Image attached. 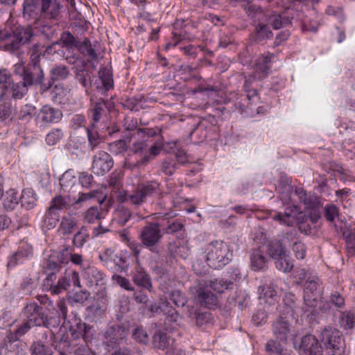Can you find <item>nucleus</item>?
<instances>
[{"label": "nucleus", "mask_w": 355, "mask_h": 355, "mask_svg": "<svg viewBox=\"0 0 355 355\" xmlns=\"http://www.w3.org/2000/svg\"><path fill=\"white\" fill-rule=\"evenodd\" d=\"M67 311L65 302L60 300L57 302L56 307L49 309L46 312L36 302H28L21 313L26 320L33 323V326L44 327L51 330L60 327L62 318L66 320Z\"/></svg>", "instance_id": "f257e3e1"}, {"label": "nucleus", "mask_w": 355, "mask_h": 355, "mask_svg": "<svg viewBox=\"0 0 355 355\" xmlns=\"http://www.w3.org/2000/svg\"><path fill=\"white\" fill-rule=\"evenodd\" d=\"M67 3L71 9H75V0H62ZM62 5L60 0H24L23 17L26 20L37 21L42 18L55 19L60 15Z\"/></svg>", "instance_id": "f03ea898"}, {"label": "nucleus", "mask_w": 355, "mask_h": 355, "mask_svg": "<svg viewBox=\"0 0 355 355\" xmlns=\"http://www.w3.org/2000/svg\"><path fill=\"white\" fill-rule=\"evenodd\" d=\"M206 261L212 268L220 269L232 259L233 252L227 243L222 241H213L205 249Z\"/></svg>", "instance_id": "7ed1b4c3"}, {"label": "nucleus", "mask_w": 355, "mask_h": 355, "mask_svg": "<svg viewBox=\"0 0 355 355\" xmlns=\"http://www.w3.org/2000/svg\"><path fill=\"white\" fill-rule=\"evenodd\" d=\"M132 325L127 322L109 324L103 334V344L108 350L117 348L126 340Z\"/></svg>", "instance_id": "20e7f679"}, {"label": "nucleus", "mask_w": 355, "mask_h": 355, "mask_svg": "<svg viewBox=\"0 0 355 355\" xmlns=\"http://www.w3.org/2000/svg\"><path fill=\"white\" fill-rule=\"evenodd\" d=\"M14 73L22 79L29 87L40 85V92L42 94V85L44 82V73L41 66H28L22 63L14 65Z\"/></svg>", "instance_id": "39448f33"}, {"label": "nucleus", "mask_w": 355, "mask_h": 355, "mask_svg": "<svg viewBox=\"0 0 355 355\" xmlns=\"http://www.w3.org/2000/svg\"><path fill=\"white\" fill-rule=\"evenodd\" d=\"M148 140L137 141L133 143L130 148L132 154L125 159L124 166L126 168L132 170L146 166L150 162V155H147Z\"/></svg>", "instance_id": "423d86ee"}, {"label": "nucleus", "mask_w": 355, "mask_h": 355, "mask_svg": "<svg viewBox=\"0 0 355 355\" xmlns=\"http://www.w3.org/2000/svg\"><path fill=\"white\" fill-rule=\"evenodd\" d=\"M97 193L95 190L90 191L88 193H79L78 198L73 202H71L69 195L66 196L57 195L52 198L49 209L56 213H59L62 209H67L69 206H72L74 209H78L83 202L95 198Z\"/></svg>", "instance_id": "0eeeda50"}, {"label": "nucleus", "mask_w": 355, "mask_h": 355, "mask_svg": "<svg viewBox=\"0 0 355 355\" xmlns=\"http://www.w3.org/2000/svg\"><path fill=\"white\" fill-rule=\"evenodd\" d=\"M320 336L329 354L343 355L345 351V343L341 333L338 329L326 327L322 330Z\"/></svg>", "instance_id": "6e6552de"}, {"label": "nucleus", "mask_w": 355, "mask_h": 355, "mask_svg": "<svg viewBox=\"0 0 355 355\" xmlns=\"http://www.w3.org/2000/svg\"><path fill=\"white\" fill-rule=\"evenodd\" d=\"M160 223H149L141 230L139 239L144 246L155 252L156 245L160 242L163 233Z\"/></svg>", "instance_id": "1a4fd4ad"}, {"label": "nucleus", "mask_w": 355, "mask_h": 355, "mask_svg": "<svg viewBox=\"0 0 355 355\" xmlns=\"http://www.w3.org/2000/svg\"><path fill=\"white\" fill-rule=\"evenodd\" d=\"M98 258L106 267L114 268L117 272H126L130 266L126 255L122 252L116 253L111 249L105 250L98 255Z\"/></svg>", "instance_id": "9d476101"}, {"label": "nucleus", "mask_w": 355, "mask_h": 355, "mask_svg": "<svg viewBox=\"0 0 355 355\" xmlns=\"http://www.w3.org/2000/svg\"><path fill=\"white\" fill-rule=\"evenodd\" d=\"M33 36V33L31 27L17 28L12 33H9L8 42L4 44V49L6 51L14 53L22 44L29 42Z\"/></svg>", "instance_id": "9b49d317"}, {"label": "nucleus", "mask_w": 355, "mask_h": 355, "mask_svg": "<svg viewBox=\"0 0 355 355\" xmlns=\"http://www.w3.org/2000/svg\"><path fill=\"white\" fill-rule=\"evenodd\" d=\"M62 116V112L60 109L49 105H44L37 114L35 122L40 127H47L51 124L59 123Z\"/></svg>", "instance_id": "f8f14e48"}, {"label": "nucleus", "mask_w": 355, "mask_h": 355, "mask_svg": "<svg viewBox=\"0 0 355 355\" xmlns=\"http://www.w3.org/2000/svg\"><path fill=\"white\" fill-rule=\"evenodd\" d=\"M295 349L300 355H323L322 348L316 337L311 334L304 336L297 346L294 344Z\"/></svg>", "instance_id": "ddd939ff"}, {"label": "nucleus", "mask_w": 355, "mask_h": 355, "mask_svg": "<svg viewBox=\"0 0 355 355\" xmlns=\"http://www.w3.org/2000/svg\"><path fill=\"white\" fill-rule=\"evenodd\" d=\"M113 164L111 155L104 150H101L93 156L92 169L94 174L103 175L110 171Z\"/></svg>", "instance_id": "4468645a"}, {"label": "nucleus", "mask_w": 355, "mask_h": 355, "mask_svg": "<svg viewBox=\"0 0 355 355\" xmlns=\"http://www.w3.org/2000/svg\"><path fill=\"white\" fill-rule=\"evenodd\" d=\"M69 331L74 339L82 338L86 343L92 341L95 334L93 327L82 322L80 320H76L73 324H71Z\"/></svg>", "instance_id": "2eb2a0df"}, {"label": "nucleus", "mask_w": 355, "mask_h": 355, "mask_svg": "<svg viewBox=\"0 0 355 355\" xmlns=\"http://www.w3.org/2000/svg\"><path fill=\"white\" fill-rule=\"evenodd\" d=\"M49 75V80L42 85V94L49 92L55 81L67 79L70 76V71L65 65L56 64L51 69Z\"/></svg>", "instance_id": "dca6fc26"}, {"label": "nucleus", "mask_w": 355, "mask_h": 355, "mask_svg": "<svg viewBox=\"0 0 355 355\" xmlns=\"http://www.w3.org/2000/svg\"><path fill=\"white\" fill-rule=\"evenodd\" d=\"M299 214H301L299 207L293 205L286 207L284 212H275L272 218L281 225L293 227L297 221L296 216Z\"/></svg>", "instance_id": "f3484780"}, {"label": "nucleus", "mask_w": 355, "mask_h": 355, "mask_svg": "<svg viewBox=\"0 0 355 355\" xmlns=\"http://www.w3.org/2000/svg\"><path fill=\"white\" fill-rule=\"evenodd\" d=\"M132 280L134 284L149 292L153 291V283L150 275L141 266L139 263L135 266L132 273Z\"/></svg>", "instance_id": "a211bd4d"}, {"label": "nucleus", "mask_w": 355, "mask_h": 355, "mask_svg": "<svg viewBox=\"0 0 355 355\" xmlns=\"http://www.w3.org/2000/svg\"><path fill=\"white\" fill-rule=\"evenodd\" d=\"M62 268V265L59 263L52 253H51L42 263V269L46 275L45 279L46 284L55 282L56 279V274Z\"/></svg>", "instance_id": "6ab92c4d"}, {"label": "nucleus", "mask_w": 355, "mask_h": 355, "mask_svg": "<svg viewBox=\"0 0 355 355\" xmlns=\"http://www.w3.org/2000/svg\"><path fill=\"white\" fill-rule=\"evenodd\" d=\"M259 299L270 305H276L278 302L277 293L275 289V280H266L263 285L259 287Z\"/></svg>", "instance_id": "aec40b11"}, {"label": "nucleus", "mask_w": 355, "mask_h": 355, "mask_svg": "<svg viewBox=\"0 0 355 355\" xmlns=\"http://www.w3.org/2000/svg\"><path fill=\"white\" fill-rule=\"evenodd\" d=\"M295 193L297 196L300 202L303 203L306 209H314L320 206V199L314 193H307L304 188L296 187Z\"/></svg>", "instance_id": "412c9836"}, {"label": "nucleus", "mask_w": 355, "mask_h": 355, "mask_svg": "<svg viewBox=\"0 0 355 355\" xmlns=\"http://www.w3.org/2000/svg\"><path fill=\"white\" fill-rule=\"evenodd\" d=\"M275 57L273 53H264L258 58L254 71V76L258 79L266 78L269 73L270 69V63Z\"/></svg>", "instance_id": "4be33fe9"}, {"label": "nucleus", "mask_w": 355, "mask_h": 355, "mask_svg": "<svg viewBox=\"0 0 355 355\" xmlns=\"http://www.w3.org/2000/svg\"><path fill=\"white\" fill-rule=\"evenodd\" d=\"M266 24L270 25L273 29H279L291 24L293 17L286 16L275 11L268 12L265 15Z\"/></svg>", "instance_id": "5701e85b"}, {"label": "nucleus", "mask_w": 355, "mask_h": 355, "mask_svg": "<svg viewBox=\"0 0 355 355\" xmlns=\"http://www.w3.org/2000/svg\"><path fill=\"white\" fill-rule=\"evenodd\" d=\"M197 300L201 306L207 309H214L218 304V297L214 294L207 287L199 286L196 291Z\"/></svg>", "instance_id": "b1692460"}, {"label": "nucleus", "mask_w": 355, "mask_h": 355, "mask_svg": "<svg viewBox=\"0 0 355 355\" xmlns=\"http://www.w3.org/2000/svg\"><path fill=\"white\" fill-rule=\"evenodd\" d=\"M272 331L276 338L286 343L290 334V324L285 317L279 316L272 324Z\"/></svg>", "instance_id": "393cba45"}, {"label": "nucleus", "mask_w": 355, "mask_h": 355, "mask_svg": "<svg viewBox=\"0 0 355 355\" xmlns=\"http://www.w3.org/2000/svg\"><path fill=\"white\" fill-rule=\"evenodd\" d=\"M337 325L347 333L353 332L355 328V311H340Z\"/></svg>", "instance_id": "a878e982"}, {"label": "nucleus", "mask_w": 355, "mask_h": 355, "mask_svg": "<svg viewBox=\"0 0 355 355\" xmlns=\"http://www.w3.org/2000/svg\"><path fill=\"white\" fill-rule=\"evenodd\" d=\"M187 315L194 321L197 326L201 327L209 324L212 320L211 313L208 311H201L193 306H187Z\"/></svg>", "instance_id": "bb28decb"}, {"label": "nucleus", "mask_w": 355, "mask_h": 355, "mask_svg": "<svg viewBox=\"0 0 355 355\" xmlns=\"http://www.w3.org/2000/svg\"><path fill=\"white\" fill-rule=\"evenodd\" d=\"M105 310V300L103 297H98L94 299L93 302L85 309V315L90 320H94L102 316Z\"/></svg>", "instance_id": "cd10ccee"}, {"label": "nucleus", "mask_w": 355, "mask_h": 355, "mask_svg": "<svg viewBox=\"0 0 355 355\" xmlns=\"http://www.w3.org/2000/svg\"><path fill=\"white\" fill-rule=\"evenodd\" d=\"M236 278L233 277L230 279L222 277L214 278L209 281V283L206 284V287L209 290H213L216 293L221 294L225 291L232 290Z\"/></svg>", "instance_id": "c85d7f7f"}, {"label": "nucleus", "mask_w": 355, "mask_h": 355, "mask_svg": "<svg viewBox=\"0 0 355 355\" xmlns=\"http://www.w3.org/2000/svg\"><path fill=\"white\" fill-rule=\"evenodd\" d=\"M60 15L56 16L55 19H44L38 20L40 24V30L47 39L52 38L57 34L58 30V19Z\"/></svg>", "instance_id": "c756f323"}, {"label": "nucleus", "mask_w": 355, "mask_h": 355, "mask_svg": "<svg viewBox=\"0 0 355 355\" xmlns=\"http://www.w3.org/2000/svg\"><path fill=\"white\" fill-rule=\"evenodd\" d=\"M75 79L80 83L82 87L87 92L91 87L93 81L92 79V72L87 69L84 64H82L80 66L77 64L75 67Z\"/></svg>", "instance_id": "7c9ffc66"}, {"label": "nucleus", "mask_w": 355, "mask_h": 355, "mask_svg": "<svg viewBox=\"0 0 355 355\" xmlns=\"http://www.w3.org/2000/svg\"><path fill=\"white\" fill-rule=\"evenodd\" d=\"M103 201H101L99 206H92L83 214V222L85 223L93 224L105 218V211L102 207Z\"/></svg>", "instance_id": "2f4dec72"}, {"label": "nucleus", "mask_w": 355, "mask_h": 355, "mask_svg": "<svg viewBox=\"0 0 355 355\" xmlns=\"http://www.w3.org/2000/svg\"><path fill=\"white\" fill-rule=\"evenodd\" d=\"M273 34L268 24L259 23L254 28L252 35V40L257 44H263L266 40L272 37Z\"/></svg>", "instance_id": "473e14b6"}, {"label": "nucleus", "mask_w": 355, "mask_h": 355, "mask_svg": "<svg viewBox=\"0 0 355 355\" xmlns=\"http://www.w3.org/2000/svg\"><path fill=\"white\" fill-rule=\"evenodd\" d=\"M77 49L82 55L87 57L89 62L97 60L100 55L96 49V44H92L88 38H85L80 42Z\"/></svg>", "instance_id": "72a5a7b5"}, {"label": "nucleus", "mask_w": 355, "mask_h": 355, "mask_svg": "<svg viewBox=\"0 0 355 355\" xmlns=\"http://www.w3.org/2000/svg\"><path fill=\"white\" fill-rule=\"evenodd\" d=\"M251 268L254 271L263 270L267 267L268 260L259 249H254L250 254Z\"/></svg>", "instance_id": "f704fd0d"}, {"label": "nucleus", "mask_w": 355, "mask_h": 355, "mask_svg": "<svg viewBox=\"0 0 355 355\" xmlns=\"http://www.w3.org/2000/svg\"><path fill=\"white\" fill-rule=\"evenodd\" d=\"M51 331V338L53 339L52 345L54 346L55 349L58 351L64 350L69 349L71 346L69 340V336L67 332L62 333L61 330L59 334L55 335L53 331V329Z\"/></svg>", "instance_id": "c9c22d12"}, {"label": "nucleus", "mask_w": 355, "mask_h": 355, "mask_svg": "<svg viewBox=\"0 0 355 355\" xmlns=\"http://www.w3.org/2000/svg\"><path fill=\"white\" fill-rule=\"evenodd\" d=\"M274 261L275 268L284 273L290 272L294 267L293 260L288 251L274 259Z\"/></svg>", "instance_id": "e433bc0d"}, {"label": "nucleus", "mask_w": 355, "mask_h": 355, "mask_svg": "<svg viewBox=\"0 0 355 355\" xmlns=\"http://www.w3.org/2000/svg\"><path fill=\"white\" fill-rule=\"evenodd\" d=\"M83 277L90 286H93L99 284L103 280L104 274L94 266H88L84 270Z\"/></svg>", "instance_id": "4c0bfd02"}, {"label": "nucleus", "mask_w": 355, "mask_h": 355, "mask_svg": "<svg viewBox=\"0 0 355 355\" xmlns=\"http://www.w3.org/2000/svg\"><path fill=\"white\" fill-rule=\"evenodd\" d=\"M98 74V78L94 83L98 89H104L105 91H108L113 87L112 75L110 71L106 69L101 70Z\"/></svg>", "instance_id": "58836bf2"}, {"label": "nucleus", "mask_w": 355, "mask_h": 355, "mask_svg": "<svg viewBox=\"0 0 355 355\" xmlns=\"http://www.w3.org/2000/svg\"><path fill=\"white\" fill-rule=\"evenodd\" d=\"M184 227V224L178 220L173 221L168 220L166 225L163 224L162 231L163 234H177V237L182 239L184 237L182 232Z\"/></svg>", "instance_id": "ea45409f"}, {"label": "nucleus", "mask_w": 355, "mask_h": 355, "mask_svg": "<svg viewBox=\"0 0 355 355\" xmlns=\"http://www.w3.org/2000/svg\"><path fill=\"white\" fill-rule=\"evenodd\" d=\"M29 86L21 79L18 83L12 80L7 92H9L14 99H21L28 92Z\"/></svg>", "instance_id": "a19ab883"}, {"label": "nucleus", "mask_w": 355, "mask_h": 355, "mask_svg": "<svg viewBox=\"0 0 355 355\" xmlns=\"http://www.w3.org/2000/svg\"><path fill=\"white\" fill-rule=\"evenodd\" d=\"M20 198L17 191L14 189H10L3 195V206L5 210L12 211L19 204Z\"/></svg>", "instance_id": "79ce46f5"}, {"label": "nucleus", "mask_w": 355, "mask_h": 355, "mask_svg": "<svg viewBox=\"0 0 355 355\" xmlns=\"http://www.w3.org/2000/svg\"><path fill=\"white\" fill-rule=\"evenodd\" d=\"M60 185L63 193H70L76 186V179L70 171L64 172L60 180Z\"/></svg>", "instance_id": "37998d69"}, {"label": "nucleus", "mask_w": 355, "mask_h": 355, "mask_svg": "<svg viewBox=\"0 0 355 355\" xmlns=\"http://www.w3.org/2000/svg\"><path fill=\"white\" fill-rule=\"evenodd\" d=\"M287 251L282 241L279 239L271 241L267 245V253L273 260Z\"/></svg>", "instance_id": "c03bdc74"}, {"label": "nucleus", "mask_w": 355, "mask_h": 355, "mask_svg": "<svg viewBox=\"0 0 355 355\" xmlns=\"http://www.w3.org/2000/svg\"><path fill=\"white\" fill-rule=\"evenodd\" d=\"M86 132L88 139V147L92 150H94L101 143H103V137L95 129L94 123L87 128Z\"/></svg>", "instance_id": "a18cd8bd"}, {"label": "nucleus", "mask_w": 355, "mask_h": 355, "mask_svg": "<svg viewBox=\"0 0 355 355\" xmlns=\"http://www.w3.org/2000/svg\"><path fill=\"white\" fill-rule=\"evenodd\" d=\"M73 248L65 245H62L61 248L58 250H54L51 253L55 257L56 260L62 266H65L69 263L71 257V252H73Z\"/></svg>", "instance_id": "49530a36"}, {"label": "nucleus", "mask_w": 355, "mask_h": 355, "mask_svg": "<svg viewBox=\"0 0 355 355\" xmlns=\"http://www.w3.org/2000/svg\"><path fill=\"white\" fill-rule=\"evenodd\" d=\"M89 234L87 227L83 225L79 230L73 235L72 239L73 248H82L89 241Z\"/></svg>", "instance_id": "de8ad7c7"}, {"label": "nucleus", "mask_w": 355, "mask_h": 355, "mask_svg": "<svg viewBox=\"0 0 355 355\" xmlns=\"http://www.w3.org/2000/svg\"><path fill=\"white\" fill-rule=\"evenodd\" d=\"M58 42L59 44H61L62 47L67 49H78L80 43V41L68 31L62 32Z\"/></svg>", "instance_id": "09e8293b"}, {"label": "nucleus", "mask_w": 355, "mask_h": 355, "mask_svg": "<svg viewBox=\"0 0 355 355\" xmlns=\"http://www.w3.org/2000/svg\"><path fill=\"white\" fill-rule=\"evenodd\" d=\"M46 284L50 286L49 289L53 294L58 295L64 291H67L69 288L70 279L67 277V275L65 274L64 276L59 278L57 283L53 282H49V284Z\"/></svg>", "instance_id": "8fccbe9b"}, {"label": "nucleus", "mask_w": 355, "mask_h": 355, "mask_svg": "<svg viewBox=\"0 0 355 355\" xmlns=\"http://www.w3.org/2000/svg\"><path fill=\"white\" fill-rule=\"evenodd\" d=\"M170 149H175L174 151L176 162L178 164H185L189 162V155L186 150L178 145V141H171L166 144Z\"/></svg>", "instance_id": "3c124183"}, {"label": "nucleus", "mask_w": 355, "mask_h": 355, "mask_svg": "<svg viewBox=\"0 0 355 355\" xmlns=\"http://www.w3.org/2000/svg\"><path fill=\"white\" fill-rule=\"evenodd\" d=\"M30 62L28 66H41L40 59L44 55V46L39 44H35L29 51Z\"/></svg>", "instance_id": "603ef678"}, {"label": "nucleus", "mask_w": 355, "mask_h": 355, "mask_svg": "<svg viewBox=\"0 0 355 355\" xmlns=\"http://www.w3.org/2000/svg\"><path fill=\"white\" fill-rule=\"evenodd\" d=\"M145 198L160 193V183L156 180L148 181L138 185Z\"/></svg>", "instance_id": "864d4df0"}, {"label": "nucleus", "mask_w": 355, "mask_h": 355, "mask_svg": "<svg viewBox=\"0 0 355 355\" xmlns=\"http://www.w3.org/2000/svg\"><path fill=\"white\" fill-rule=\"evenodd\" d=\"M30 251L27 249L21 248L10 257L7 263L8 268H12L19 263H21L25 259L28 257Z\"/></svg>", "instance_id": "5fc2aeb1"}, {"label": "nucleus", "mask_w": 355, "mask_h": 355, "mask_svg": "<svg viewBox=\"0 0 355 355\" xmlns=\"http://www.w3.org/2000/svg\"><path fill=\"white\" fill-rule=\"evenodd\" d=\"M31 355H53V352L42 340H35L30 346Z\"/></svg>", "instance_id": "6e6d98bb"}, {"label": "nucleus", "mask_w": 355, "mask_h": 355, "mask_svg": "<svg viewBox=\"0 0 355 355\" xmlns=\"http://www.w3.org/2000/svg\"><path fill=\"white\" fill-rule=\"evenodd\" d=\"M124 197V201L130 202V203L136 207L140 206L146 200L143 193L138 186L131 193H125Z\"/></svg>", "instance_id": "4d7b16f0"}, {"label": "nucleus", "mask_w": 355, "mask_h": 355, "mask_svg": "<svg viewBox=\"0 0 355 355\" xmlns=\"http://www.w3.org/2000/svg\"><path fill=\"white\" fill-rule=\"evenodd\" d=\"M178 164L172 157H166L161 162L160 170L166 175L171 176L178 169Z\"/></svg>", "instance_id": "13d9d810"}, {"label": "nucleus", "mask_w": 355, "mask_h": 355, "mask_svg": "<svg viewBox=\"0 0 355 355\" xmlns=\"http://www.w3.org/2000/svg\"><path fill=\"white\" fill-rule=\"evenodd\" d=\"M77 225L76 218L73 217L63 216L59 226V230L63 235L71 234L75 227Z\"/></svg>", "instance_id": "bf43d9fd"}, {"label": "nucleus", "mask_w": 355, "mask_h": 355, "mask_svg": "<svg viewBox=\"0 0 355 355\" xmlns=\"http://www.w3.org/2000/svg\"><path fill=\"white\" fill-rule=\"evenodd\" d=\"M33 326V323L26 320L13 333L10 332L7 336L9 342L12 340H18L25 335Z\"/></svg>", "instance_id": "052dcab7"}, {"label": "nucleus", "mask_w": 355, "mask_h": 355, "mask_svg": "<svg viewBox=\"0 0 355 355\" xmlns=\"http://www.w3.org/2000/svg\"><path fill=\"white\" fill-rule=\"evenodd\" d=\"M153 344L155 348L164 349L169 346V336L166 333L157 331L153 336Z\"/></svg>", "instance_id": "680f3d73"}, {"label": "nucleus", "mask_w": 355, "mask_h": 355, "mask_svg": "<svg viewBox=\"0 0 355 355\" xmlns=\"http://www.w3.org/2000/svg\"><path fill=\"white\" fill-rule=\"evenodd\" d=\"M60 219V213H56L54 211L49 209L46 211L43 223L44 225L48 229L51 230L54 228Z\"/></svg>", "instance_id": "e2e57ef3"}, {"label": "nucleus", "mask_w": 355, "mask_h": 355, "mask_svg": "<svg viewBox=\"0 0 355 355\" xmlns=\"http://www.w3.org/2000/svg\"><path fill=\"white\" fill-rule=\"evenodd\" d=\"M144 101V97L141 95L137 96H133L128 98L123 103V106L131 111H139L140 108H142V102Z\"/></svg>", "instance_id": "0e129e2a"}, {"label": "nucleus", "mask_w": 355, "mask_h": 355, "mask_svg": "<svg viewBox=\"0 0 355 355\" xmlns=\"http://www.w3.org/2000/svg\"><path fill=\"white\" fill-rule=\"evenodd\" d=\"M107 107L106 102L102 99H98L92 108V120L94 123H97L101 119L102 115L105 112Z\"/></svg>", "instance_id": "69168bd1"}, {"label": "nucleus", "mask_w": 355, "mask_h": 355, "mask_svg": "<svg viewBox=\"0 0 355 355\" xmlns=\"http://www.w3.org/2000/svg\"><path fill=\"white\" fill-rule=\"evenodd\" d=\"M321 285V282L318 277L309 276L304 284V292L308 293L317 294L318 289Z\"/></svg>", "instance_id": "338daca9"}, {"label": "nucleus", "mask_w": 355, "mask_h": 355, "mask_svg": "<svg viewBox=\"0 0 355 355\" xmlns=\"http://www.w3.org/2000/svg\"><path fill=\"white\" fill-rule=\"evenodd\" d=\"M169 298L178 307H183L187 302L186 295L180 290H173L169 293Z\"/></svg>", "instance_id": "774afa93"}]
</instances>
